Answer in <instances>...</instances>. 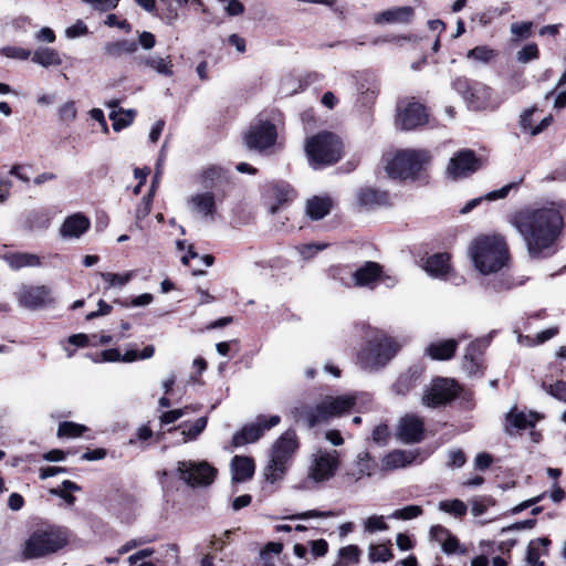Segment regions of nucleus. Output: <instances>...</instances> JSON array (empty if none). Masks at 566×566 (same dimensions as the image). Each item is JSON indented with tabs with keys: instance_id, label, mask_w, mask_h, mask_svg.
Wrapping results in <instances>:
<instances>
[{
	"instance_id": "obj_63",
	"label": "nucleus",
	"mask_w": 566,
	"mask_h": 566,
	"mask_svg": "<svg viewBox=\"0 0 566 566\" xmlns=\"http://www.w3.org/2000/svg\"><path fill=\"white\" fill-rule=\"evenodd\" d=\"M450 534L451 533L441 525H434L430 528V538L441 545L446 542Z\"/></svg>"
},
{
	"instance_id": "obj_9",
	"label": "nucleus",
	"mask_w": 566,
	"mask_h": 566,
	"mask_svg": "<svg viewBox=\"0 0 566 566\" xmlns=\"http://www.w3.org/2000/svg\"><path fill=\"white\" fill-rule=\"evenodd\" d=\"M340 465V454L336 450L319 448L308 460L306 479L315 484L329 481Z\"/></svg>"
},
{
	"instance_id": "obj_23",
	"label": "nucleus",
	"mask_w": 566,
	"mask_h": 566,
	"mask_svg": "<svg viewBox=\"0 0 566 566\" xmlns=\"http://www.w3.org/2000/svg\"><path fill=\"white\" fill-rule=\"evenodd\" d=\"M266 197L271 201L270 212L274 214L281 205H284L294 198V191L287 182L274 181L269 185Z\"/></svg>"
},
{
	"instance_id": "obj_54",
	"label": "nucleus",
	"mask_w": 566,
	"mask_h": 566,
	"mask_svg": "<svg viewBox=\"0 0 566 566\" xmlns=\"http://www.w3.org/2000/svg\"><path fill=\"white\" fill-rule=\"evenodd\" d=\"M151 210V192L142 199L139 205L136 208L135 218L136 223L135 227L142 229L140 221L145 219Z\"/></svg>"
},
{
	"instance_id": "obj_24",
	"label": "nucleus",
	"mask_w": 566,
	"mask_h": 566,
	"mask_svg": "<svg viewBox=\"0 0 566 566\" xmlns=\"http://www.w3.org/2000/svg\"><path fill=\"white\" fill-rule=\"evenodd\" d=\"M413 9L411 7H396L375 15L376 24H408L413 18Z\"/></svg>"
},
{
	"instance_id": "obj_30",
	"label": "nucleus",
	"mask_w": 566,
	"mask_h": 566,
	"mask_svg": "<svg viewBox=\"0 0 566 566\" xmlns=\"http://www.w3.org/2000/svg\"><path fill=\"white\" fill-rule=\"evenodd\" d=\"M421 367H410L407 371L401 374L396 382L392 385V390L397 395L405 396L408 394L413 387H416L422 376Z\"/></svg>"
},
{
	"instance_id": "obj_16",
	"label": "nucleus",
	"mask_w": 566,
	"mask_h": 566,
	"mask_svg": "<svg viewBox=\"0 0 566 566\" xmlns=\"http://www.w3.org/2000/svg\"><path fill=\"white\" fill-rule=\"evenodd\" d=\"M397 118L402 129L410 130L426 124L428 115L422 104L411 99L398 105Z\"/></svg>"
},
{
	"instance_id": "obj_28",
	"label": "nucleus",
	"mask_w": 566,
	"mask_h": 566,
	"mask_svg": "<svg viewBox=\"0 0 566 566\" xmlns=\"http://www.w3.org/2000/svg\"><path fill=\"white\" fill-rule=\"evenodd\" d=\"M226 171L218 166H209L200 171L198 181L202 190H211L219 192L220 186L226 181Z\"/></svg>"
},
{
	"instance_id": "obj_14",
	"label": "nucleus",
	"mask_w": 566,
	"mask_h": 566,
	"mask_svg": "<svg viewBox=\"0 0 566 566\" xmlns=\"http://www.w3.org/2000/svg\"><path fill=\"white\" fill-rule=\"evenodd\" d=\"M482 166L480 158L470 149H463L453 155L447 167V175L452 179L465 178Z\"/></svg>"
},
{
	"instance_id": "obj_8",
	"label": "nucleus",
	"mask_w": 566,
	"mask_h": 566,
	"mask_svg": "<svg viewBox=\"0 0 566 566\" xmlns=\"http://www.w3.org/2000/svg\"><path fill=\"white\" fill-rule=\"evenodd\" d=\"M342 144L332 133H319L306 142L305 151L310 165L317 169L337 163Z\"/></svg>"
},
{
	"instance_id": "obj_57",
	"label": "nucleus",
	"mask_w": 566,
	"mask_h": 566,
	"mask_svg": "<svg viewBox=\"0 0 566 566\" xmlns=\"http://www.w3.org/2000/svg\"><path fill=\"white\" fill-rule=\"evenodd\" d=\"M538 57V49L535 43H530L517 52V61L527 63Z\"/></svg>"
},
{
	"instance_id": "obj_48",
	"label": "nucleus",
	"mask_w": 566,
	"mask_h": 566,
	"mask_svg": "<svg viewBox=\"0 0 566 566\" xmlns=\"http://www.w3.org/2000/svg\"><path fill=\"white\" fill-rule=\"evenodd\" d=\"M99 275L107 283V287L111 289L126 285L134 276V272L128 271L123 274L101 272Z\"/></svg>"
},
{
	"instance_id": "obj_37",
	"label": "nucleus",
	"mask_w": 566,
	"mask_h": 566,
	"mask_svg": "<svg viewBox=\"0 0 566 566\" xmlns=\"http://www.w3.org/2000/svg\"><path fill=\"white\" fill-rule=\"evenodd\" d=\"M53 219V212L49 209H39L32 211L25 219V227L31 230H45L48 229Z\"/></svg>"
},
{
	"instance_id": "obj_62",
	"label": "nucleus",
	"mask_w": 566,
	"mask_h": 566,
	"mask_svg": "<svg viewBox=\"0 0 566 566\" xmlns=\"http://www.w3.org/2000/svg\"><path fill=\"white\" fill-rule=\"evenodd\" d=\"M87 32V25L82 20H77L76 23L66 28L65 36L69 39H75L85 35Z\"/></svg>"
},
{
	"instance_id": "obj_2",
	"label": "nucleus",
	"mask_w": 566,
	"mask_h": 566,
	"mask_svg": "<svg viewBox=\"0 0 566 566\" xmlns=\"http://www.w3.org/2000/svg\"><path fill=\"white\" fill-rule=\"evenodd\" d=\"M405 343V339L399 340L381 329H369L357 354V363L364 370H379L396 356Z\"/></svg>"
},
{
	"instance_id": "obj_11",
	"label": "nucleus",
	"mask_w": 566,
	"mask_h": 566,
	"mask_svg": "<svg viewBox=\"0 0 566 566\" xmlns=\"http://www.w3.org/2000/svg\"><path fill=\"white\" fill-rule=\"evenodd\" d=\"M459 390L460 387L455 380L438 377L424 390L422 403L430 408L447 405L458 396Z\"/></svg>"
},
{
	"instance_id": "obj_36",
	"label": "nucleus",
	"mask_w": 566,
	"mask_h": 566,
	"mask_svg": "<svg viewBox=\"0 0 566 566\" xmlns=\"http://www.w3.org/2000/svg\"><path fill=\"white\" fill-rule=\"evenodd\" d=\"M488 342L483 339H476L468 345L464 354L463 366L470 374L478 370L479 364L476 361V357L482 354Z\"/></svg>"
},
{
	"instance_id": "obj_29",
	"label": "nucleus",
	"mask_w": 566,
	"mask_h": 566,
	"mask_svg": "<svg viewBox=\"0 0 566 566\" xmlns=\"http://www.w3.org/2000/svg\"><path fill=\"white\" fill-rule=\"evenodd\" d=\"M255 471V464L252 458L245 455H235L231 461L232 480L237 483L250 480Z\"/></svg>"
},
{
	"instance_id": "obj_59",
	"label": "nucleus",
	"mask_w": 566,
	"mask_h": 566,
	"mask_svg": "<svg viewBox=\"0 0 566 566\" xmlns=\"http://www.w3.org/2000/svg\"><path fill=\"white\" fill-rule=\"evenodd\" d=\"M222 6L223 10L230 17H237L243 13L244 6L239 0H218Z\"/></svg>"
},
{
	"instance_id": "obj_44",
	"label": "nucleus",
	"mask_w": 566,
	"mask_h": 566,
	"mask_svg": "<svg viewBox=\"0 0 566 566\" xmlns=\"http://www.w3.org/2000/svg\"><path fill=\"white\" fill-rule=\"evenodd\" d=\"M88 428L84 424H80L73 421H63L59 424L57 437L59 438H77L83 436Z\"/></svg>"
},
{
	"instance_id": "obj_38",
	"label": "nucleus",
	"mask_w": 566,
	"mask_h": 566,
	"mask_svg": "<svg viewBox=\"0 0 566 566\" xmlns=\"http://www.w3.org/2000/svg\"><path fill=\"white\" fill-rule=\"evenodd\" d=\"M332 208V200L328 197H313L307 201L306 213L313 220L323 219Z\"/></svg>"
},
{
	"instance_id": "obj_7",
	"label": "nucleus",
	"mask_w": 566,
	"mask_h": 566,
	"mask_svg": "<svg viewBox=\"0 0 566 566\" xmlns=\"http://www.w3.org/2000/svg\"><path fill=\"white\" fill-rule=\"evenodd\" d=\"M298 447V439L294 430H286L275 440L270 450L269 462L263 469L266 482L273 484L284 478Z\"/></svg>"
},
{
	"instance_id": "obj_13",
	"label": "nucleus",
	"mask_w": 566,
	"mask_h": 566,
	"mask_svg": "<svg viewBox=\"0 0 566 566\" xmlns=\"http://www.w3.org/2000/svg\"><path fill=\"white\" fill-rule=\"evenodd\" d=\"M276 140L275 126L265 120L258 122L250 126L244 136L245 145L249 149L264 150L274 145Z\"/></svg>"
},
{
	"instance_id": "obj_6",
	"label": "nucleus",
	"mask_w": 566,
	"mask_h": 566,
	"mask_svg": "<svg viewBox=\"0 0 566 566\" xmlns=\"http://www.w3.org/2000/svg\"><path fill=\"white\" fill-rule=\"evenodd\" d=\"M70 532L64 527L49 526L38 528L24 541L23 559L42 558L54 554L69 544Z\"/></svg>"
},
{
	"instance_id": "obj_15",
	"label": "nucleus",
	"mask_w": 566,
	"mask_h": 566,
	"mask_svg": "<svg viewBox=\"0 0 566 566\" xmlns=\"http://www.w3.org/2000/svg\"><path fill=\"white\" fill-rule=\"evenodd\" d=\"M221 198L220 192L199 190L188 198L187 205L193 214L207 220H213L217 213V201Z\"/></svg>"
},
{
	"instance_id": "obj_35",
	"label": "nucleus",
	"mask_w": 566,
	"mask_h": 566,
	"mask_svg": "<svg viewBox=\"0 0 566 566\" xmlns=\"http://www.w3.org/2000/svg\"><path fill=\"white\" fill-rule=\"evenodd\" d=\"M138 63L147 66L158 74L164 76H171L174 74L172 67L174 64L171 62L170 56L160 57L156 55H147L138 59Z\"/></svg>"
},
{
	"instance_id": "obj_1",
	"label": "nucleus",
	"mask_w": 566,
	"mask_h": 566,
	"mask_svg": "<svg viewBox=\"0 0 566 566\" xmlns=\"http://www.w3.org/2000/svg\"><path fill=\"white\" fill-rule=\"evenodd\" d=\"M512 224L523 237L531 258H548L557 251L564 227L563 217L557 209L522 210L513 217Z\"/></svg>"
},
{
	"instance_id": "obj_43",
	"label": "nucleus",
	"mask_w": 566,
	"mask_h": 566,
	"mask_svg": "<svg viewBox=\"0 0 566 566\" xmlns=\"http://www.w3.org/2000/svg\"><path fill=\"white\" fill-rule=\"evenodd\" d=\"M208 423L207 417L198 418L192 423H182L179 428L181 429V434L185 437L184 441L196 440L199 434L206 429Z\"/></svg>"
},
{
	"instance_id": "obj_56",
	"label": "nucleus",
	"mask_w": 566,
	"mask_h": 566,
	"mask_svg": "<svg viewBox=\"0 0 566 566\" xmlns=\"http://www.w3.org/2000/svg\"><path fill=\"white\" fill-rule=\"evenodd\" d=\"M1 53L9 59H15V60H28L31 56V51L23 49L21 46H4L1 49Z\"/></svg>"
},
{
	"instance_id": "obj_49",
	"label": "nucleus",
	"mask_w": 566,
	"mask_h": 566,
	"mask_svg": "<svg viewBox=\"0 0 566 566\" xmlns=\"http://www.w3.org/2000/svg\"><path fill=\"white\" fill-rule=\"evenodd\" d=\"M439 510L449 513L455 517L465 515L468 507L461 500H443L439 502Z\"/></svg>"
},
{
	"instance_id": "obj_55",
	"label": "nucleus",
	"mask_w": 566,
	"mask_h": 566,
	"mask_svg": "<svg viewBox=\"0 0 566 566\" xmlns=\"http://www.w3.org/2000/svg\"><path fill=\"white\" fill-rule=\"evenodd\" d=\"M533 23L531 21L511 24V33L514 41L526 39L531 35Z\"/></svg>"
},
{
	"instance_id": "obj_51",
	"label": "nucleus",
	"mask_w": 566,
	"mask_h": 566,
	"mask_svg": "<svg viewBox=\"0 0 566 566\" xmlns=\"http://www.w3.org/2000/svg\"><path fill=\"white\" fill-rule=\"evenodd\" d=\"M422 514V509L419 505H408L402 509L395 510L388 517L394 520H412Z\"/></svg>"
},
{
	"instance_id": "obj_10",
	"label": "nucleus",
	"mask_w": 566,
	"mask_h": 566,
	"mask_svg": "<svg viewBox=\"0 0 566 566\" xmlns=\"http://www.w3.org/2000/svg\"><path fill=\"white\" fill-rule=\"evenodd\" d=\"M177 474L180 480L192 488L206 486L213 482L217 470L206 461H179Z\"/></svg>"
},
{
	"instance_id": "obj_4",
	"label": "nucleus",
	"mask_w": 566,
	"mask_h": 566,
	"mask_svg": "<svg viewBox=\"0 0 566 566\" xmlns=\"http://www.w3.org/2000/svg\"><path fill=\"white\" fill-rule=\"evenodd\" d=\"M358 395L326 396L316 406L301 403L292 409L296 420H304L310 428L328 420L332 417H339L352 410L358 400Z\"/></svg>"
},
{
	"instance_id": "obj_25",
	"label": "nucleus",
	"mask_w": 566,
	"mask_h": 566,
	"mask_svg": "<svg viewBox=\"0 0 566 566\" xmlns=\"http://www.w3.org/2000/svg\"><path fill=\"white\" fill-rule=\"evenodd\" d=\"M11 270L19 271L23 268H40L42 265L41 258L30 252H7L0 255Z\"/></svg>"
},
{
	"instance_id": "obj_39",
	"label": "nucleus",
	"mask_w": 566,
	"mask_h": 566,
	"mask_svg": "<svg viewBox=\"0 0 566 566\" xmlns=\"http://www.w3.org/2000/svg\"><path fill=\"white\" fill-rule=\"evenodd\" d=\"M551 541L547 537L536 538L531 541L527 546V553L525 558V566H537V564H545L539 559L541 552L539 547H543V554H547V547L549 546Z\"/></svg>"
},
{
	"instance_id": "obj_32",
	"label": "nucleus",
	"mask_w": 566,
	"mask_h": 566,
	"mask_svg": "<svg viewBox=\"0 0 566 566\" xmlns=\"http://www.w3.org/2000/svg\"><path fill=\"white\" fill-rule=\"evenodd\" d=\"M415 459L410 451L395 450L381 459V468L386 471L401 469L412 463Z\"/></svg>"
},
{
	"instance_id": "obj_64",
	"label": "nucleus",
	"mask_w": 566,
	"mask_h": 566,
	"mask_svg": "<svg viewBox=\"0 0 566 566\" xmlns=\"http://www.w3.org/2000/svg\"><path fill=\"white\" fill-rule=\"evenodd\" d=\"M548 392L555 397L556 399L566 402V382L565 381H556L555 384L548 387Z\"/></svg>"
},
{
	"instance_id": "obj_53",
	"label": "nucleus",
	"mask_w": 566,
	"mask_h": 566,
	"mask_svg": "<svg viewBox=\"0 0 566 566\" xmlns=\"http://www.w3.org/2000/svg\"><path fill=\"white\" fill-rule=\"evenodd\" d=\"M59 118L63 123H72L76 119L77 109L73 101H69L61 105L57 109Z\"/></svg>"
},
{
	"instance_id": "obj_46",
	"label": "nucleus",
	"mask_w": 566,
	"mask_h": 566,
	"mask_svg": "<svg viewBox=\"0 0 566 566\" xmlns=\"http://www.w3.org/2000/svg\"><path fill=\"white\" fill-rule=\"evenodd\" d=\"M134 114L135 113L133 111H112L109 114V119L113 122V129L115 132H119L123 128L128 127L134 120Z\"/></svg>"
},
{
	"instance_id": "obj_50",
	"label": "nucleus",
	"mask_w": 566,
	"mask_h": 566,
	"mask_svg": "<svg viewBox=\"0 0 566 566\" xmlns=\"http://www.w3.org/2000/svg\"><path fill=\"white\" fill-rule=\"evenodd\" d=\"M496 56L493 49L488 45H479L470 50L467 57L481 63H489Z\"/></svg>"
},
{
	"instance_id": "obj_20",
	"label": "nucleus",
	"mask_w": 566,
	"mask_h": 566,
	"mask_svg": "<svg viewBox=\"0 0 566 566\" xmlns=\"http://www.w3.org/2000/svg\"><path fill=\"white\" fill-rule=\"evenodd\" d=\"M91 227V220L81 212L65 218L59 229L63 239H80Z\"/></svg>"
},
{
	"instance_id": "obj_3",
	"label": "nucleus",
	"mask_w": 566,
	"mask_h": 566,
	"mask_svg": "<svg viewBox=\"0 0 566 566\" xmlns=\"http://www.w3.org/2000/svg\"><path fill=\"white\" fill-rule=\"evenodd\" d=\"M469 255L482 275L497 273L510 259L506 242L501 235L476 238L469 248Z\"/></svg>"
},
{
	"instance_id": "obj_27",
	"label": "nucleus",
	"mask_w": 566,
	"mask_h": 566,
	"mask_svg": "<svg viewBox=\"0 0 566 566\" xmlns=\"http://www.w3.org/2000/svg\"><path fill=\"white\" fill-rule=\"evenodd\" d=\"M458 345L454 338L432 342L424 348V355L432 360H449L454 356Z\"/></svg>"
},
{
	"instance_id": "obj_22",
	"label": "nucleus",
	"mask_w": 566,
	"mask_h": 566,
	"mask_svg": "<svg viewBox=\"0 0 566 566\" xmlns=\"http://www.w3.org/2000/svg\"><path fill=\"white\" fill-rule=\"evenodd\" d=\"M381 277V265L377 262L367 261L353 273L356 286L374 289Z\"/></svg>"
},
{
	"instance_id": "obj_47",
	"label": "nucleus",
	"mask_w": 566,
	"mask_h": 566,
	"mask_svg": "<svg viewBox=\"0 0 566 566\" xmlns=\"http://www.w3.org/2000/svg\"><path fill=\"white\" fill-rule=\"evenodd\" d=\"M364 532L368 534H374L377 532H385L389 530V525L386 522V517L384 515H370L363 521Z\"/></svg>"
},
{
	"instance_id": "obj_21",
	"label": "nucleus",
	"mask_w": 566,
	"mask_h": 566,
	"mask_svg": "<svg viewBox=\"0 0 566 566\" xmlns=\"http://www.w3.org/2000/svg\"><path fill=\"white\" fill-rule=\"evenodd\" d=\"M398 437L406 443L419 442L423 438V422L416 415L401 418L398 426Z\"/></svg>"
},
{
	"instance_id": "obj_45",
	"label": "nucleus",
	"mask_w": 566,
	"mask_h": 566,
	"mask_svg": "<svg viewBox=\"0 0 566 566\" xmlns=\"http://www.w3.org/2000/svg\"><path fill=\"white\" fill-rule=\"evenodd\" d=\"M338 555L340 562L335 563L333 566H346L349 564H358L360 558V549L357 545H347L339 549Z\"/></svg>"
},
{
	"instance_id": "obj_19",
	"label": "nucleus",
	"mask_w": 566,
	"mask_h": 566,
	"mask_svg": "<svg viewBox=\"0 0 566 566\" xmlns=\"http://www.w3.org/2000/svg\"><path fill=\"white\" fill-rule=\"evenodd\" d=\"M537 420L535 412H524L513 407L505 416L504 430L507 434L514 436L522 430L533 428Z\"/></svg>"
},
{
	"instance_id": "obj_5",
	"label": "nucleus",
	"mask_w": 566,
	"mask_h": 566,
	"mask_svg": "<svg viewBox=\"0 0 566 566\" xmlns=\"http://www.w3.org/2000/svg\"><path fill=\"white\" fill-rule=\"evenodd\" d=\"M431 160V155L424 149H401L384 155V169L392 179H415Z\"/></svg>"
},
{
	"instance_id": "obj_18",
	"label": "nucleus",
	"mask_w": 566,
	"mask_h": 566,
	"mask_svg": "<svg viewBox=\"0 0 566 566\" xmlns=\"http://www.w3.org/2000/svg\"><path fill=\"white\" fill-rule=\"evenodd\" d=\"M51 290L45 285L22 284L17 292L21 306L35 310L43 306L50 298Z\"/></svg>"
},
{
	"instance_id": "obj_12",
	"label": "nucleus",
	"mask_w": 566,
	"mask_h": 566,
	"mask_svg": "<svg viewBox=\"0 0 566 566\" xmlns=\"http://www.w3.org/2000/svg\"><path fill=\"white\" fill-rule=\"evenodd\" d=\"M280 421L281 418L277 415L269 418L259 416L255 422L243 426L241 430L233 434L232 446L238 448L258 441L266 430L277 426Z\"/></svg>"
},
{
	"instance_id": "obj_41",
	"label": "nucleus",
	"mask_w": 566,
	"mask_h": 566,
	"mask_svg": "<svg viewBox=\"0 0 566 566\" xmlns=\"http://www.w3.org/2000/svg\"><path fill=\"white\" fill-rule=\"evenodd\" d=\"M512 186L513 185H506L504 187H502L501 189L499 190H494V191H491L489 193H486L485 196L483 197H479V198H474V199H471L470 201H468L465 203V206L463 208H461L460 212L461 213H469L470 211H472L478 205L481 203L482 200H489V201H492V200H497V199H503L505 198L510 190L512 189Z\"/></svg>"
},
{
	"instance_id": "obj_58",
	"label": "nucleus",
	"mask_w": 566,
	"mask_h": 566,
	"mask_svg": "<svg viewBox=\"0 0 566 566\" xmlns=\"http://www.w3.org/2000/svg\"><path fill=\"white\" fill-rule=\"evenodd\" d=\"M335 516V513L332 511H318V510H310L306 512H302L295 515H292L291 520H308V518H327Z\"/></svg>"
},
{
	"instance_id": "obj_34",
	"label": "nucleus",
	"mask_w": 566,
	"mask_h": 566,
	"mask_svg": "<svg viewBox=\"0 0 566 566\" xmlns=\"http://www.w3.org/2000/svg\"><path fill=\"white\" fill-rule=\"evenodd\" d=\"M31 60L33 63L46 69L62 64L60 53L55 49L48 46H39L33 53L31 52Z\"/></svg>"
},
{
	"instance_id": "obj_61",
	"label": "nucleus",
	"mask_w": 566,
	"mask_h": 566,
	"mask_svg": "<svg viewBox=\"0 0 566 566\" xmlns=\"http://www.w3.org/2000/svg\"><path fill=\"white\" fill-rule=\"evenodd\" d=\"M83 2L90 4L94 10L105 12L112 9H115L119 2V0H82Z\"/></svg>"
},
{
	"instance_id": "obj_52",
	"label": "nucleus",
	"mask_w": 566,
	"mask_h": 566,
	"mask_svg": "<svg viewBox=\"0 0 566 566\" xmlns=\"http://www.w3.org/2000/svg\"><path fill=\"white\" fill-rule=\"evenodd\" d=\"M495 501L491 496H476L471 501V513L473 516L484 514L490 506H493Z\"/></svg>"
},
{
	"instance_id": "obj_42",
	"label": "nucleus",
	"mask_w": 566,
	"mask_h": 566,
	"mask_svg": "<svg viewBox=\"0 0 566 566\" xmlns=\"http://www.w3.org/2000/svg\"><path fill=\"white\" fill-rule=\"evenodd\" d=\"M392 557L390 542L387 544H370L368 546V558L371 563H386L391 560Z\"/></svg>"
},
{
	"instance_id": "obj_33",
	"label": "nucleus",
	"mask_w": 566,
	"mask_h": 566,
	"mask_svg": "<svg viewBox=\"0 0 566 566\" xmlns=\"http://www.w3.org/2000/svg\"><path fill=\"white\" fill-rule=\"evenodd\" d=\"M388 200V195L385 191L375 188L365 187L357 191V201L360 206L366 208H374L376 206L385 205Z\"/></svg>"
},
{
	"instance_id": "obj_17",
	"label": "nucleus",
	"mask_w": 566,
	"mask_h": 566,
	"mask_svg": "<svg viewBox=\"0 0 566 566\" xmlns=\"http://www.w3.org/2000/svg\"><path fill=\"white\" fill-rule=\"evenodd\" d=\"M376 462L367 451H361L356 459L347 465L344 472V480L350 484H356L364 478L373 475Z\"/></svg>"
},
{
	"instance_id": "obj_31",
	"label": "nucleus",
	"mask_w": 566,
	"mask_h": 566,
	"mask_svg": "<svg viewBox=\"0 0 566 566\" xmlns=\"http://www.w3.org/2000/svg\"><path fill=\"white\" fill-rule=\"evenodd\" d=\"M424 270L433 277L446 279L451 271L450 254L436 253L426 260Z\"/></svg>"
},
{
	"instance_id": "obj_60",
	"label": "nucleus",
	"mask_w": 566,
	"mask_h": 566,
	"mask_svg": "<svg viewBox=\"0 0 566 566\" xmlns=\"http://www.w3.org/2000/svg\"><path fill=\"white\" fill-rule=\"evenodd\" d=\"M188 410H189V407H185V408H180V409H174V410H169V411H166L164 412L161 416H160V422L163 424H169V423H172L177 420H179L181 417H184L185 415L188 413Z\"/></svg>"
},
{
	"instance_id": "obj_40",
	"label": "nucleus",
	"mask_w": 566,
	"mask_h": 566,
	"mask_svg": "<svg viewBox=\"0 0 566 566\" xmlns=\"http://www.w3.org/2000/svg\"><path fill=\"white\" fill-rule=\"evenodd\" d=\"M105 55L117 59L124 53H134L137 51V43L130 40H120L115 42H107L103 46Z\"/></svg>"
},
{
	"instance_id": "obj_26",
	"label": "nucleus",
	"mask_w": 566,
	"mask_h": 566,
	"mask_svg": "<svg viewBox=\"0 0 566 566\" xmlns=\"http://www.w3.org/2000/svg\"><path fill=\"white\" fill-rule=\"evenodd\" d=\"M492 91L489 86L482 83H473L464 93V101L473 109H484L491 105Z\"/></svg>"
}]
</instances>
